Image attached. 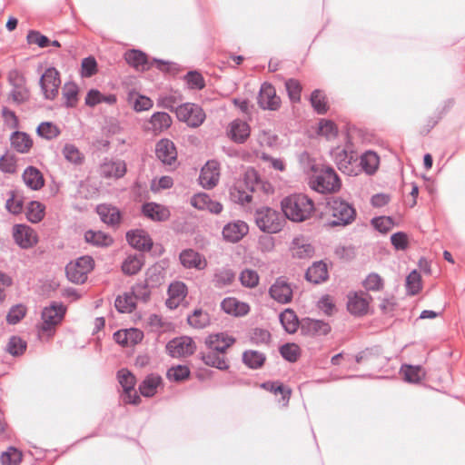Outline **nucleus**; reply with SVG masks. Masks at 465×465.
Here are the masks:
<instances>
[{
	"label": "nucleus",
	"instance_id": "nucleus-1",
	"mask_svg": "<svg viewBox=\"0 0 465 465\" xmlns=\"http://www.w3.org/2000/svg\"><path fill=\"white\" fill-rule=\"evenodd\" d=\"M283 217L293 223L310 219L315 211L313 201L304 193H292L281 201Z\"/></svg>",
	"mask_w": 465,
	"mask_h": 465
},
{
	"label": "nucleus",
	"instance_id": "nucleus-2",
	"mask_svg": "<svg viewBox=\"0 0 465 465\" xmlns=\"http://www.w3.org/2000/svg\"><path fill=\"white\" fill-rule=\"evenodd\" d=\"M326 209L330 216L325 223L327 227H346L356 220L354 206L340 197L329 199Z\"/></svg>",
	"mask_w": 465,
	"mask_h": 465
},
{
	"label": "nucleus",
	"instance_id": "nucleus-3",
	"mask_svg": "<svg viewBox=\"0 0 465 465\" xmlns=\"http://www.w3.org/2000/svg\"><path fill=\"white\" fill-rule=\"evenodd\" d=\"M254 221L257 227L262 232L269 234L281 232L286 223L283 214L268 206H262L256 209L254 213Z\"/></svg>",
	"mask_w": 465,
	"mask_h": 465
},
{
	"label": "nucleus",
	"instance_id": "nucleus-4",
	"mask_svg": "<svg viewBox=\"0 0 465 465\" xmlns=\"http://www.w3.org/2000/svg\"><path fill=\"white\" fill-rule=\"evenodd\" d=\"M311 187L321 193L336 192L341 188V180L332 167L324 166L311 177Z\"/></svg>",
	"mask_w": 465,
	"mask_h": 465
},
{
	"label": "nucleus",
	"instance_id": "nucleus-5",
	"mask_svg": "<svg viewBox=\"0 0 465 465\" xmlns=\"http://www.w3.org/2000/svg\"><path fill=\"white\" fill-rule=\"evenodd\" d=\"M124 59L130 66L135 68L136 70L141 68L143 71L149 70L153 67V64H155L158 70L163 72H169L171 71V65H175V64H171L156 58L149 61L148 55L144 52L138 49H131L126 51L124 54Z\"/></svg>",
	"mask_w": 465,
	"mask_h": 465
},
{
	"label": "nucleus",
	"instance_id": "nucleus-6",
	"mask_svg": "<svg viewBox=\"0 0 465 465\" xmlns=\"http://www.w3.org/2000/svg\"><path fill=\"white\" fill-rule=\"evenodd\" d=\"M175 114L179 121L186 123L190 127H199L205 120L206 115L203 108L193 103L177 105Z\"/></svg>",
	"mask_w": 465,
	"mask_h": 465
},
{
	"label": "nucleus",
	"instance_id": "nucleus-7",
	"mask_svg": "<svg viewBox=\"0 0 465 465\" xmlns=\"http://www.w3.org/2000/svg\"><path fill=\"white\" fill-rule=\"evenodd\" d=\"M66 313V307L62 302H53L50 306L42 311V324L40 330L43 332H50L62 322Z\"/></svg>",
	"mask_w": 465,
	"mask_h": 465
},
{
	"label": "nucleus",
	"instance_id": "nucleus-8",
	"mask_svg": "<svg viewBox=\"0 0 465 465\" xmlns=\"http://www.w3.org/2000/svg\"><path fill=\"white\" fill-rule=\"evenodd\" d=\"M8 82L12 86L9 93V99L16 104H22L29 100L30 93L26 87V79L17 69L8 73Z\"/></svg>",
	"mask_w": 465,
	"mask_h": 465
},
{
	"label": "nucleus",
	"instance_id": "nucleus-9",
	"mask_svg": "<svg viewBox=\"0 0 465 465\" xmlns=\"http://www.w3.org/2000/svg\"><path fill=\"white\" fill-rule=\"evenodd\" d=\"M40 86L44 96L47 100H54L61 84L60 74L54 67L47 68L40 78Z\"/></svg>",
	"mask_w": 465,
	"mask_h": 465
},
{
	"label": "nucleus",
	"instance_id": "nucleus-10",
	"mask_svg": "<svg viewBox=\"0 0 465 465\" xmlns=\"http://www.w3.org/2000/svg\"><path fill=\"white\" fill-rule=\"evenodd\" d=\"M166 350L173 358L187 357L195 352L196 345L191 337L181 336L169 341Z\"/></svg>",
	"mask_w": 465,
	"mask_h": 465
},
{
	"label": "nucleus",
	"instance_id": "nucleus-11",
	"mask_svg": "<svg viewBox=\"0 0 465 465\" xmlns=\"http://www.w3.org/2000/svg\"><path fill=\"white\" fill-rule=\"evenodd\" d=\"M258 104L263 110L276 111L281 107V98L272 84L263 83L257 97Z\"/></svg>",
	"mask_w": 465,
	"mask_h": 465
},
{
	"label": "nucleus",
	"instance_id": "nucleus-12",
	"mask_svg": "<svg viewBox=\"0 0 465 465\" xmlns=\"http://www.w3.org/2000/svg\"><path fill=\"white\" fill-rule=\"evenodd\" d=\"M13 238L21 249H30L38 242L35 230L25 224H15L13 227Z\"/></svg>",
	"mask_w": 465,
	"mask_h": 465
},
{
	"label": "nucleus",
	"instance_id": "nucleus-13",
	"mask_svg": "<svg viewBox=\"0 0 465 465\" xmlns=\"http://www.w3.org/2000/svg\"><path fill=\"white\" fill-rule=\"evenodd\" d=\"M331 327L329 322L305 317L302 319L301 334L308 337H319L329 334Z\"/></svg>",
	"mask_w": 465,
	"mask_h": 465
},
{
	"label": "nucleus",
	"instance_id": "nucleus-14",
	"mask_svg": "<svg viewBox=\"0 0 465 465\" xmlns=\"http://www.w3.org/2000/svg\"><path fill=\"white\" fill-rule=\"evenodd\" d=\"M269 294L273 300L282 304L289 303L292 300V289L283 276L275 280L269 289Z\"/></svg>",
	"mask_w": 465,
	"mask_h": 465
},
{
	"label": "nucleus",
	"instance_id": "nucleus-15",
	"mask_svg": "<svg viewBox=\"0 0 465 465\" xmlns=\"http://www.w3.org/2000/svg\"><path fill=\"white\" fill-rule=\"evenodd\" d=\"M220 164L215 160L208 161L201 169L199 175L200 184L207 190L213 189L219 181Z\"/></svg>",
	"mask_w": 465,
	"mask_h": 465
},
{
	"label": "nucleus",
	"instance_id": "nucleus-16",
	"mask_svg": "<svg viewBox=\"0 0 465 465\" xmlns=\"http://www.w3.org/2000/svg\"><path fill=\"white\" fill-rule=\"evenodd\" d=\"M248 232V224L242 220H237L225 224L223 228L222 234L225 242L235 243L240 242Z\"/></svg>",
	"mask_w": 465,
	"mask_h": 465
},
{
	"label": "nucleus",
	"instance_id": "nucleus-17",
	"mask_svg": "<svg viewBox=\"0 0 465 465\" xmlns=\"http://www.w3.org/2000/svg\"><path fill=\"white\" fill-rule=\"evenodd\" d=\"M236 339L226 332L213 333L205 339L206 347L213 351L225 354L228 348L232 346Z\"/></svg>",
	"mask_w": 465,
	"mask_h": 465
},
{
	"label": "nucleus",
	"instance_id": "nucleus-18",
	"mask_svg": "<svg viewBox=\"0 0 465 465\" xmlns=\"http://www.w3.org/2000/svg\"><path fill=\"white\" fill-rule=\"evenodd\" d=\"M126 241L133 248L140 252H148L153 245L149 233L142 229L128 231L126 232Z\"/></svg>",
	"mask_w": 465,
	"mask_h": 465
},
{
	"label": "nucleus",
	"instance_id": "nucleus-19",
	"mask_svg": "<svg viewBox=\"0 0 465 465\" xmlns=\"http://www.w3.org/2000/svg\"><path fill=\"white\" fill-rule=\"evenodd\" d=\"M155 154L163 163L171 165L177 158L173 142L167 138L158 141L155 145Z\"/></svg>",
	"mask_w": 465,
	"mask_h": 465
},
{
	"label": "nucleus",
	"instance_id": "nucleus-20",
	"mask_svg": "<svg viewBox=\"0 0 465 465\" xmlns=\"http://www.w3.org/2000/svg\"><path fill=\"white\" fill-rule=\"evenodd\" d=\"M251 134L250 125L241 120L235 119L229 124V129L227 131V134L230 139L235 143L242 144L246 142Z\"/></svg>",
	"mask_w": 465,
	"mask_h": 465
},
{
	"label": "nucleus",
	"instance_id": "nucleus-21",
	"mask_svg": "<svg viewBox=\"0 0 465 465\" xmlns=\"http://www.w3.org/2000/svg\"><path fill=\"white\" fill-rule=\"evenodd\" d=\"M141 212L143 215L153 222H165L171 216L167 207L153 202L143 203Z\"/></svg>",
	"mask_w": 465,
	"mask_h": 465
},
{
	"label": "nucleus",
	"instance_id": "nucleus-22",
	"mask_svg": "<svg viewBox=\"0 0 465 465\" xmlns=\"http://www.w3.org/2000/svg\"><path fill=\"white\" fill-rule=\"evenodd\" d=\"M126 173V164L123 160L105 161L100 167V174L104 178L119 179Z\"/></svg>",
	"mask_w": 465,
	"mask_h": 465
},
{
	"label": "nucleus",
	"instance_id": "nucleus-23",
	"mask_svg": "<svg viewBox=\"0 0 465 465\" xmlns=\"http://www.w3.org/2000/svg\"><path fill=\"white\" fill-rule=\"evenodd\" d=\"M10 144L15 152L25 154L30 152L34 143L27 133L15 129L10 135Z\"/></svg>",
	"mask_w": 465,
	"mask_h": 465
},
{
	"label": "nucleus",
	"instance_id": "nucleus-24",
	"mask_svg": "<svg viewBox=\"0 0 465 465\" xmlns=\"http://www.w3.org/2000/svg\"><path fill=\"white\" fill-rule=\"evenodd\" d=\"M329 278L327 264L322 262H314L306 271V281L313 284H321Z\"/></svg>",
	"mask_w": 465,
	"mask_h": 465
},
{
	"label": "nucleus",
	"instance_id": "nucleus-25",
	"mask_svg": "<svg viewBox=\"0 0 465 465\" xmlns=\"http://www.w3.org/2000/svg\"><path fill=\"white\" fill-rule=\"evenodd\" d=\"M240 183L251 193L259 189L268 192L267 187H271L269 183H265L261 179L259 173L253 168L245 172L243 182Z\"/></svg>",
	"mask_w": 465,
	"mask_h": 465
},
{
	"label": "nucleus",
	"instance_id": "nucleus-26",
	"mask_svg": "<svg viewBox=\"0 0 465 465\" xmlns=\"http://www.w3.org/2000/svg\"><path fill=\"white\" fill-rule=\"evenodd\" d=\"M172 123V118L167 113L156 112L150 117L146 129L153 131L154 134H159L167 130Z\"/></svg>",
	"mask_w": 465,
	"mask_h": 465
},
{
	"label": "nucleus",
	"instance_id": "nucleus-27",
	"mask_svg": "<svg viewBox=\"0 0 465 465\" xmlns=\"http://www.w3.org/2000/svg\"><path fill=\"white\" fill-rule=\"evenodd\" d=\"M22 178L31 190L38 191L45 185L43 173L35 166H28L25 169Z\"/></svg>",
	"mask_w": 465,
	"mask_h": 465
},
{
	"label": "nucleus",
	"instance_id": "nucleus-28",
	"mask_svg": "<svg viewBox=\"0 0 465 465\" xmlns=\"http://www.w3.org/2000/svg\"><path fill=\"white\" fill-rule=\"evenodd\" d=\"M96 213L101 221L108 225H118L121 222V213L118 208L110 204H99L96 207Z\"/></svg>",
	"mask_w": 465,
	"mask_h": 465
},
{
	"label": "nucleus",
	"instance_id": "nucleus-29",
	"mask_svg": "<svg viewBox=\"0 0 465 465\" xmlns=\"http://www.w3.org/2000/svg\"><path fill=\"white\" fill-rule=\"evenodd\" d=\"M279 320L284 331L290 334H293L299 328L301 329L302 320H299L295 312L291 308H287L281 312Z\"/></svg>",
	"mask_w": 465,
	"mask_h": 465
},
{
	"label": "nucleus",
	"instance_id": "nucleus-30",
	"mask_svg": "<svg viewBox=\"0 0 465 465\" xmlns=\"http://www.w3.org/2000/svg\"><path fill=\"white\" fill-rule=\"evenodd\" d=\"M221 308L227 314L234 316H244L250 311L247 303L241 302L233 297L224 298L221 302Z\"/></svg>",
	"mask_w": 465,
	"mask_h": 465
},
{
	"label": "nucleus",
	"instance_id": "nucleus-31",
	"mask_svg": "<svg viewBox=\"0 0 465 465\" xmlns=\"http://www.w3.org/2000/svg\"><path fill=\"white\" fill-rule=\"evenodd\" d=\"M199 357L207 366L216 368L221 371H226L229 369L228 361L222 353L210 350L207 353L200 352Z\"/></svg>",
	"mask_w": 465,
	"mask_h": 465
},
{
	"label": "nucleus",
	"instance_id": "nucleus-32",
	"mask_svg": "<svg viewBox=\"0 0 465 465\" xmlns=\"http://www.w3.org/2000/svg\"><path fill=\"white\" fill-rule=\"evenodd\" d=\"M164 269L162 265L155 263L149 267L145 272L144 282L151 288H157L164 282Z\"/></svg>",
	"mask_w": 465,
	"mask_h": 465
},
{
	"label": "nucleus",
	"instance_id": "nucleus-33",
	"mask_svg": "<svg viewBox=\"0 0 465 465\" xmlns=\"http://www.w3.org/2000/svg\"><path fill=\"white\" fill-rule=\"evenodd\" d=\"M84 240L86 242L96 246V247H108L113 242V238L102 232V231H94V230H88L84 232Z\"/></svg>",
	"mask_w": 465,
	"mask_h": 465
},
{
	"label": "nucleus",
	"instance_id": "nucleus-34",
	"mask_svg": "<svg viewBox=\"0 0 465 465\" xmlns=\"http://www.w3.org/2000/svg\"><path fill=\"white\" fill-rule=\"evenodd\" d=\"M144 263L143 253L128 255L122 264V271L126 275H134L140 272Z\"/></svg>",
	"mask_w": 465,
	"mask_h": 465
},
{
	"label": "nucleus",
	"instance_id": "nucleus-35",
	"mask_svg": "<svg viewBox=\"0 0 465 465\" xmlns=\"http://www.w3.org/2000/svg\"><path fill=\"white\" fill-rule=\"evenodd\" d=\"M180 262L184 268L187 269H201L202 268V255L193 250L185 249L181 252L179 255Z\"/></svg>",
	"mask_w": 465,
	"mask_h": 465
},
{
	"label": "nucleus",
	"instance_id": "nucleus-36",
	"mask_svg": "<svg viewBox=\"0 0 465 465\" xmlns=\"http://www.w3.org/2000/svg\"><path fill=\"white\" fill-rule=\"evenodd\" d=\"M266 355L254 350H247L242 353V362L250 369L258 370L264 365Z\"/></svg>",
	"mask_w": 465,
	"mask_h": 465
},
{
	"label": "nucleus",
	"instance_id": "nucleus-37",
	"mask_svg": "<svg viewBox=\"0 0 465 465\" xmlns=\"http://www.w3.org/2000/svg\"><path fill=\"white\" fill-rule=\"evenodd\" d=\"M162 381L159 375L150 374L139 385V391L144 397H153L156 389Z\"/></svg>",
	"mask_w": 465,
	"mask_h": 465
},
{
	"label": "nucleus",
	"instance_id": "nucleus-38",
	"mask_svg": "<svg viewBox=\"0 0 465 465\" xmlns=\"http://www.w3.org/2000/svg\"><path fill=\"white\" fill-rule=\"evenodd\" d=\"M369 303L366 299L354 293L352 296H349L347 302L348 311L353 315H363L367 312Z\"/></svg>",
	"mask_w": 465,
	"mask_h": 465
},
{
	"label": "nucleus",
	"instance_id": "nucleus-39",
	"mask_svg": "<svg viewBox=\"0 0 465 465\" xmlns=\"http://www.w3.org/2000/svg\"><path fill=\"white\" fill-rule=\"evenodd\" d=\"M187 322L195 329H203L211 323L210 314L202 309H195L191 315H188Z\"/></svg>",
	"mask_w": 465,
	"mask_h": 465
},
{
	"label": "nucleus",
	"instance_id": "nucleus-40",
	"mask_svg": "<svg viewBox=\"0 0 465 465\" xmlns=\"http://www.w3.org/2000/svg\"><path fill=\"white\" fill-rule=\"evenodd\" d=\"M115 309L120 313H131L136 308L134 297L130 292H124L123 296L118 295L114 301Z\"/></svg>",
	"mask_w": 465,
	"mask_h": 465
},
{
	"label": "nucleus",
	"instance_id": "nucleus-41",
	"mask_svg": "<svg viewBox=\"0 0 465 465\" xmlns=\"http://www.w3.org/2000/svg\"><path fill=\"white\" fill-rule=\"evenodd\" d=\"M252 194L241 183L230 188V199L239 204H245L252 201Z\"/></svg>",
	"mask_w": 465,
	"mask_h": 465
},
{
	"label": "nucleus",
	"instance_id": "nucleus-42",
	"mask_svg": "<svg viewBox=\"0 0 465 465\" xmlns=\"http://www.w3.org/2000/svg\"><path fill=\"white\" fill-rule=\"evenodd\" d=\"M45 206L37 201H31L26 207V218L32 223L41 222L45 217Z\"/></svg>",
	"mask_w": 465,
	"mask_h": 465
},
{
	"label": "nucleus",
	"instance_id": "nucleus-43",
	"mask_svg": "<svg viewBox=\"0 0 465 465\" xmlns=\"http://www.w3.org/2000/svg\"><path fill=\"white\" fill-rule=\"evenodd\" d=\"M310 102L313 110L318 114H324L327 113L329 109L327 97L322 90L316 89L312 91L310 97Z\"/></svg>",
	"mask_w": 465,
	"mask_h": 465
},
{
	"label": "nucleus",
	"instance_id": "nucleus-44",
	"mask_svg": "<svg viewBox=\"0 0 465 465\" xmlns=\"http://www.w3.org/2000/svg\"><path fill=\"white\" fill-rule=\"evenodd\" d=\"M360 164L367 174H373L379 165V156L372 151H368L361 156Z\"/></svg>",
	"mask_w": 465,
	"mask_h": 465
},
{
	"label": "nucleus",
	"instance_id": "nucleus-45",
	"mask_svg": "<svg viewBox=\"0 0 465 465\" xmlns=\"http://www.w3.org/2000/svg\"><path fill=\"white\" fill-rule=\"evenodd\" d=\"M404 381L410 383H420L425 373L420 366L405 365L401 367Z\"/></svg>",
	"mask_w": 465,
	"mask_h": 465
},
{
	"label": "nucleus",
	"instance_id": "nucleus-46",
	"mask_svg": "<svg viewBox=\"0 0 465 465\" xmlns=\"http://www.w3.org/2000/svg\"><path fill=\"white\" fill-rule=\"evenodd\" d=\"M36 134L46 140H52L60 135V129L51 122H43L36 128Z\"/></svg>",
	"mask_w": 465,
	"mask_h": 465
},
{
	"label": "nucleus",
	"instance_id": "nucleus-47",
	"mask_svg": "<svg viewBox=\"0 0 465 465\" xmlns=\"http://www.w3.org/2000/svg\"><path fill=\"white\" fill-rule=\"evenodd\" d=\"M282 357L289 362H296L301 356V349L295 343H285L279 349Z\"/></svg>",
	"mask_w": 465,
	"mask_h": 465
},
{
	"label": "nucleus",
	"instance_id": "nucleus-48",
	"mask_svg": "<svg viewBox=\"0 0 465 465\" xmlns=\"http://www.w3.org/2000/svg\"><path fill=\"white\" fill-rule=\"evenodd\" d=\"M63 154L68 162L75 165H81L84 161V154L75 145L71 143H66L64 145L63 149Z\"/></svg>",
	"mask_w": 465,
	"mask_h": 465
},
{
	"label": "nucleus",
	"instance_id": "nucleus-49",
	"mask_svg": "<svg viewBox=\"0 0 465 465\" xmlns=\"http://www.w3.org/2000/svg\"><path fill=\"white\" fill-rule=\"evenodd\" d=\"M261 386L262 388L273 392L274 394H281L282 401H288L290 399L292 391L280 381H266L263 382Z\"/></svg>",
	"mask_w": 465,
	"mask_h": 465
},
{
	"label": "nucleus",
	"instance_id": "nucleus-50",
	"mask_svg": "<svg viewBox=\"0 0 465 465\" xmlns=\"http://www.w3.org/2000/svg\"><path fill=\"white\" fill-rule=\"evenodd\" d=\"M78 86L74 83H66L63 88V96L65 98L64 106L73 108L76 105Z\"/></svg>",
	"mask_w": 465,
	"mask_h": 465
},
{
	"label": "nucleus",
	"instance_id": "nucleus-51",
	"mask_svg": "<svg viewBox=\"0 0 465 465\" xmlns=\"http://www.w3.org/2000/svg\"><path fill=\"white\" fill-rule=\"evenodd\" d=\"M235 278V273L232 270L223 268L214 274L213 282L215 287L223 288L232 284Z\"/></svg>",
	"mask_w": 465,
	"mask_h": 465
},
{
	"label": "nucleus",
	"instance_id": "nucleus-52",
	"mask_svg": "<svg viewBox=\"0 0 465 465\" xmlns=\"http://www.w3.org/2000/svg\"><path fill=\"white\" fill-rule=\"evenodd\" d=\"M117 380L124 391H129L134 389L136 379L135 376L127 369H121L117 371Z\"/></svg>",
	"mask_w": 465,
	"mask_h": 465
},
{
	"label": "nucleus",
	"instance_id": "nucleus-53",
	"mask_svg": "<svg viewBox=\"0 0 465 465\" xmlns=\"http://www.w3.org/2000/svg\"><path fill=\"white\" fill-rule=\"evenodd\" d=\"M407 293L416 295L421 289V277L417 270H413L406 278Z\"/></svg>",
	"mask_w": 465,
	"mask_h": 465
},
{
	"label": "nucleus",
	"instance_id": "nucleus-54",
	"mask_svg": "<svg viewBox=\"0 0 465 465\" xmlns=\"http://www.w3.org/2000/svg\"><path fill=\"white\" fill-rule=\"evenodd\" d=\"M190 369L185 365H177L173 366L168 369L166 372V376L168 380L173 381L176 382L183 381L189 378L190 376Z\"/></svg>",
	"mask_w": 465,
	"mask_h": 465
},
{
	"label": "nucleus",
	"instance_id": "nucleus-55",
	"mask_svg": "<svg viewBox=\"0 0 465 465\" xmlns=\"http://www.w3.org/2000/svg\"><path fill=\"white\" fill-rule=\"evenodd\" d=\"M22 452L15 447H9L0 457L2 465H19L22 461Z\"/></svg>",
	"mask_w": 465,
	"mask_h": 465
},
{
	"label": "nucleus",
	"instance_id": "nucleus-56",
	"mask_svg": "<svg viewBox=\"0 0 465 465\" xmlns=\"http://www.w3.org/2000/svg\"><path fill=\"white\" fill-rule=\"evenodd\" d=\"M27 347V343L19 336H12L6 346V351L13 356L22 355Z\"/></svg>",
	"mask_w": 465,
	"mask_h": 465
},
{
	"label": "nucleus",
	"instance_id": "nucleus-57",
	"mask_svg": "<svg viewBox=\"0 0 465 465\" xmlns=\"http://www.w3.org/2000/svg\"><path fill=\"white\" fill-rule=\"evenodd\" d=\"M10 197L6 200L5 208L13 214H20L24 210L23 197H19L15 191L9 192Z\"/></svg>",
	"mask_w": 465,
	"mask_h": 465
},
{
	"label": "nucleus",
	"instance_id": "nucleus-58",
	"mask_svg": "<svg viewBox=\"0 0 465 465\" xmlns=\"http://www.w3.org/2000/svg\"><path fill=\"white\" fill-rule=\"evenodd\" d=\"M285 88L292 103H299L301 101L302 87L298 80L293 78L286 80Z\"/></svg>",
	"mask_w": 465,
	"mask_h": 465
},
{
	"label": "nucleus",
	"instance_id": "nucleus-59",
	"mask_svg": "<svg viewBox=\"0 0 465 465\" xmlns=\"http://www.w3.org/2000/svg\"><path fill=\"white\" fill-rule=\"evenodd\" d=\"M26 307L22 303L13 305L6 315L7 323L12 325L18 323L26 315Z\"/></svg>",
	"mask_w": 465,
	"mask_h": 465
},
{
	"label": "nucleus",
	"instance_id": "nucleus-60",
	"mask_svg": "<svg viewBox=\"0 0 465 465\" xmlns=\"http://www.w3.org/2000/svg\"><path fill=\"white\" fill-rule=\"evenodd\" d=\"M152 288L146 282H138L132 287L131 293L134 300H140L143 302L149 301Z\"/></svg>",
	"mask_w": 465,
	"mask_h": 465
},
{
	"label": "nucleus",
	"instance_id": "nucleus-61",
	"mask_svg": "<svg viewBox=\"0 0 465 465\" xmlns=\"http://www.w3.org/2000/svg\"><path fill=\"white\" fill-rule=\"evenodd\" d=\"M271 333L262 328H254L250 336V341L253 345L268 344L271 341Z\"/></svg>",
	"mask_w": 465,
	"mask_h": 465
},
{
	"label": "nucleus",
	"instance_id": "nucleus-62",
	"mask_svg": "<svg viewBox=\"0 0 465 465\" xmlns=\"http://www.w3.org/2000/svg\"><path fill=\"white\" fill-rule=\"evenodd\" d=\"M188 86L192 89L202 90L205 86V82L203 75L197 71H189L185 76Z\"/></svg>",
	"mask_w": 465,
	"mask_h": 465
},
{
	"label": "nucleus",
	"instance_id": "nucleus-63",
	"mask_svg": "<svg viewBox=\"0 0 465 465\" xmlns=\"http://www.w3.org/2000/svg\"><path fill=\"white\" fill-rule=\"evenodd\" d=\"M240 282L244 287L254 288L259 283V275L254 270L245 269L240 274Z\"/></svg>",
	"mask_w": 465,
	"mask_h": 465
},
{
	"label": "nucleus",
	"instance_id": "nucleus-64",
	"mask_svg": "<svg viewBox=\"0 0 465 465\" xmlns=\"http://www.w3.org/2000/svg\"><path fill=\"white\" fill-rule=\"evenodd\" d=\"M26 41L29 45H37L41 48L50 45V39L42 35L39 31L30 30L26 35Z\"/></svg>",
	"mask_w": 465,
	"mask_h": 465
}]
</instances>
